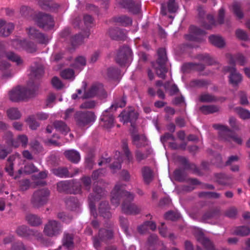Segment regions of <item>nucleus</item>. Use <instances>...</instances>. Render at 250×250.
I'll use <instances>...</instances> for the list:
<instances>
[{
	"label": "nucleus",
	"instance_id": "de8ad7c7",
	"mask_svg": "<svg viewBox=\"0 0 250 250\" xmlns=\"http://www.w3.org/2000/svg\"><path fill=\"white\" fill-rule=\"evenodd\" d=\"M7 114L11 120H17L21 118V114L17 108H11L7 110Z\"/></svg>",
	"mask_w": 250,
	"mask_h": 250
},
{
	"label": "nucleus",
	"instance_id": "8fccbe9b",
	"mask_svg": "<svg viewBox=\"0 0 250 250\" xmlns=\"http://www.w3.org/2000/svg\"><path fill=\"white\" fill-rule=\"evenodd\" d=\"M25 121L32 130L37 129L40 125V124L36 121L34 115L29 116Z\"/></svg>",
	"mask_w": 250,
	"mask_h": 250
},
{
	"label": "nucleus",
	"instance_id": "20e7f679",
	"mask_svg": "<svg viewBox=\"0 0 250 250\" xmlns=\"http://www.w3.org/2000/svg\"><path fill=\"white\" fill-rule=\"evenodd\" d=\"M212 126L214 129L219 130V137L221 140L229 144L234 142L238 145L242 144L243 140L241 137L228 126L220 124H214Z\"/></svg>",
	"mask_w": 250,
	"mask_h": 250
},
{
	"label": "nucleus",
	"instance_id": "c03bdc74",
	"mask_svg": "<svg viewBox=\"0 0 250 250\" xmlns=\"http://www.w3.org/2000/svg\"><path fill=\"white\" fill-rule=\"evenodd\" d=\"M30 145L32 151L35 154H43L44 149L38 141L34 140L30 143Z\"/></svg>",
	"mask_w": 250,
	"mask_h": 250
},
{
	"label": "nucleus",
	"instance_id": "2f4dec72",
	"mask_svg": "<svg viewBox=\"0 0 250 250\" xmlns=\"http://www.w3.org/2000/svg\"><path fill=\"white\" fill-rule=\"evenodd\" d=\"M71 180L62 181L57 183V190L60 192H65L70 194L71 186H72Z\"/></svg>",
	"mask_w": 250,
	"mask_h": 250
},
{
	"label": "nucleus",
	"instance_id": "4be33fe9",
	"mask_svg": "<svg viewBox=\"0 0 250 250\" xmlns=\"http://www.w3.org/2000/svg\"><path fill=\"white\" fill-rule=\"evenodd\" d=\"M229 63L232 65L231 67H235V63L237 62L239 65L244 66L247 62L246 58L241 53H237L234 55L228 54L227 55Z\"/></svg>",
	"mask_w": 250,
	"mask_h": 250
},
{
	"label": "nucleus",
	"instance_id": "39448f33",
	"mask_svg": "<svg viewBox=\"0 0 250 250\" xmlns=\"http://www.w3.org/2000/svg\"><path fill=\"white\" fill-rule=\"evenodd\" d=\"M157 55L158 58L152 65L157 75L159 78L165 79L166 74L167 72V68L166 67L167 57L166 49L164 48H159L157 50Z\"/></svg>",
	"mask_w": 250,
	"mask_h": 250
},
{
	"label": "nucleus",
	"instance_id": "864d4df0",
	"mask_svg": "<svg viewBox=\"0 0 250 250\" xmlns=\"http://www.w3.org/2000/svg\"><path fill=\"white\" fill-rule=\"evenodd\" d=\"M220 214V210L218 208H213L208 212H207L203 216V219L204 220H207L213 217L218 216Z\"/></svg>",
	"mask_w": 250,
	"mask_h": 250
},
{
	"label": "nucleus",
	"instance_id": "9b49d317",
	"mask_svg": "<svg viewBox=\"0 0 250 250\" xmlns=\"http://www.w3.org/2000/svg\"><path fill=\"white\" fill-rule=\"evenodd\" d=\"M131 50L127 46L120 47L115 57V61L120 66H125L131 59Z\"/></svg>",
	"mask_w": 250,
	"mask_h": 250
},
{
	"label": "nucleus",
	"instance_id": "6e6552de",
	"mask_svg": "<svg viewBox=\"0 0 250 250\" xmlns=\"http://www.w3.org/2000/svg\"><path fill=\"white\" fill-rule=\"evenodd\" d=\"M106 195L105 190L100 187L98 184L94 185L93 188V193H90L88 196L89 200V205L91 209V212L95 218L97 216L96 207L94 202L100 200Z\"/></svg>",
	"mask_w": 250,
	"mask_h": 250
},
{
	"label": "nucleus",
	"instance_id": "9d476101",
	"mask_svg": "<svg viewBox=\"0 0 250 250\" xmlns=\"http://www.w3.org/2000/svg\"><path fill=\"white\" fill-rule=\"evenodd\" d=\"M74 119L80 127H84L95 121L96 116L92 111H77L74 114Z\"/></svg>",
	"mask_w": 250,
	"mask_h": 250
},
{
	"label": "nucleus",
	"instance_id": "c756f323",
	"mask_svg": "<svg viewBox=\"0 0 250 250\" xmlns=\"http://www.w3.org/2000/svg\"><path fill=\"white\" fill-rule=\"evenodd\" d=\"M16 232L18 235L23 237L27 238L36 235V231L24 225L18 227Z\"/></svg>",
	"mask_w": 250,
	"mask_h": 250
},
{
	"label": "nucleus",
	"instance_id": "5fc2aeb1",
	"mask_svg": "<svg viewBox=\"0 0 250 250\" xmlns=\"http://www.w3.org/2000/svg\"><path fill=\"white\" fill-rule=\"evenodd\" d=\"M164 217L166 220L176 221L180 218V214L177 212L170 210L165 213Z\"/></svg>",
	"mask_w": 250,
	"mask_h": 250
},
{
	"label": "nucleus",
	"instance_id": "e2e57ef3",
	"mask_svg": "<svg viewBox=\"0 0 250 250\" xmlns=\"http://www.w3.org/2000/svg\"><path fill=\"white\" fill-rule=\"evenodd\" d=\"M236 111L240 117L244 120L250 118V112L242 107H237Z\"/></svg>",
	"mask_w": 250,
	"mask_h": 250
},
{
	"label": "nucleus",
	"instance_id": "423d86ee",
	"mask_svg": "<svg viewBox=\"0 0 250 250\" xmlns=\"http://www.w3.org/2000/svg\"><path fill=\"white\" fill-rule=\"evenodd\" d=\"M33 20L37 26L45 31L52 29L55 26L53 17L50 14L42 12L35 13Z\"/></svg>",
	"mask_w": 250,
	"mask_h": 250
},
{
	"label": "nucleus",
	"instance_id": "052dcab7",
	"mask_svg": "<svg viewBox=\"0 0 250 250\" xmlns=\"http://www.w3.org/2000/svg\"><path fill=\"white\" fill-rule=\"evenodd\" d=\"M131 137L133 144L135 145L137 147L142 146V145L139 143V142L144 141L145 140V137L141 136L139 134L132 133L131 134Z\"/></svg>",
	"mask_w": 250,
	"mask_h": 250
},
{
	"label": "nucleus",
	"instance_id": "4c0bfd02",
	"mask_svg": "<svg viewBox=\"0 0 250 250\" xmlns=\"http://www.w3.org/2000/svg\"><path fill=\"white\" fill-rule=\"evenodd\" d=\"M53 126L57 131L65 135L69 131V127L62 121H55Z\"/></svg>",
	"mask_w": 250,
	"mask_h": 250
},
{
	"label": "nucleus",
	"instance_id": "a878e982",
	"mask_svg": "<svg viewBox=\"0 0 250 250\" xmlns=\"http://www.w3.org/2000/svg\"><path fill=\"white\" fill-rule=\"evenodd\" d=\"M44 74V68L42 64L35 62L34 65L31 66V79H39Z\"/></svg>",
	"mask_w": 250,
	"mask_h": 250
},
{
	"label": "nucleus",
	"instance_id": "69168bd1",
	"mask_svg": "<svg viewBox=\"0 0 250 250\" xmlns=\"http://www.w3.org/2000/svg\"><path fill=\"white\" fill-rule=\"evenodd\" d=\"M82 183L85 190L89 191L91 188V180L89 176H84L81 178Z\"/></svg>",
	"mask_w": 250,
	"mask_h": 250
},
{
	"label": "nucleus",
	"instance_id": "412c9836",
	"mask_svg": "<svg viewBox=\"0 0 250 250\" xmlns=\"http://www.w3.org/2000/svg\"><path fill=\"white\" fill-rule=\"evenodd\" d=\"M113 111L108 108L103 112L101 117L100 120L104 123V127L106 128H110L113 126L114 118L112 113Z\"/></svg>",
	"mask_w": 250,
	"mask_h": 250
},
{
	"label": "nucleus",
	"instance_id": "393cba45",
	"mask_svg": "<svg viewBox=\"0 0 250 250\" xmlns=\"http://www.w3.org/2000/svg\"><path fill=\"white\" fill-rule=\"evenodd\" d=\"M214 181L219 185L228 186L231 185L230 181L232 179L230 175L223 173H216L214 174Z\"/></svg>",
	"mask_w": 250,
	"mask_h": 250
},
{
	"label": "nucleus",
	"instance_id": "ea45409f",
	"mask_svg": "<svg viewBox=\"0 0 250 250\" xmlns=\"http://www.w3.org/2000/svg\"><path fill=\"white\" fill-rule=\"evenodd\" d=\"M200 110L203 114L207 115L218 112L219 107L216 105H203L200 107Z\"/></svg>",
	"mask_w": 250,
	"mask_h": 250
},
{
	"label": "nucleus",
	"instance_id": "c9c22d12",
	"mask_svg": "<svg viewBox=\"0 0 250 250\" xmlns=\"http://www.w3.org/2000/svg\"><path fill=\"white\" fill-rule=\"evenodd\" d=\"M26 220L28 223L33 227H37L42 224V218L36 215L33 214H29L26 215Z\"/></svg>",
	"mask_w": 250,
	"mask_h": 250
},
{
	"label": "nucleus",
	"instance_id": "13d9d810",
	"mask_svg": "<svg viewBox=\"0 0 250 250\" xmlns=\"http://www.w3.org/2000/svg\"><path fill=\"white\" fill-rule=\"evenodd\" d=\"M199 100L202 102L211 103L216 101L217 99L212 95L205 93L200 95Z\"/></svg>",
	"mask_w": 250,
	"mask_h": 250
},
{
	"label": "nucleus",
	"instance_id": "3c124183",
	"mask_svg": "<svg viewBox=\"0 0 250 250\" xmlns=\"http://www.w3.org/2000/svg\"><path fill=\"white\" fill-rule=\"evenodd\" d=\"M57 218L65 224L70 223L73 220V216L64 212H60L57 213Z\"/></svg>",
	"mask_w": 250,
	"mask_h": 250
},
{
	"label": "nucleus",
	"instance_id": "f03ea898",
	"mask_svg": "<svg viewBox=\"0 0 250 250\" xmlns=\"http://www.w3.org/2000/svg\"><path fill=\"white\" fill-rule=\"evenodd\" d=\"M38 88L39 86L35 84L29 88L24 86H18L9 92V99L14 102L25 101L35 96Z\"/></svg>",
	"mask_w": 250,
	"mask_h": 250
},
{
	"label": "nucleus",
	"instance_id": "603ef678",
	"mask_svg": "<svg viewBox=\"0 0 250 250\" xmlns=\"http://www.w3.org/2000/svg\"><path fill=\"white\" fill-rule=\"evenodd\" d=\"M197 58L199 61H203L208 65L213 64L215 62L213 59L208 54H199Z\"/></svg>",
	"mask_w": 250,
	"mask_h": 250
},
{
	"label": "nucleus",
	"instance_id": "5701e85b",
	"mask_svg": "<svg viewBox=\"0 0 250 250\" xmlns=\"http://www.w3.org/2000/svg\"><path fill=\"white\" fill-rule=\"evenodd\" d=\"M74 239V235L73 233L65 232L62 240V246L67 250H72L75 246Z\"/></svg>",
	"mask_w": 250,
	"mask_h": 250
},
{
	"label": "nucleus",
	"instance_id": "6ab92c4d",
	"mask_svg": "<svg viewBox=\"0 0 250 250\" xmlns=\"http://www.w3.org/2000/svg\"><path fill=\"white\" fill-rule=\"evenodd\" d=\"M224 71L230 73L229 82L233 86H237L242 81V75L237 71L235 67L225 66Z\"/></svg>",
	"mask_w": 250,
	"mask_h": 250
},
{
	"label": "nucleus",
	"instance_id": "e433bc0d",
	"mask_svg": "<svg viewBox=\"0 0 250 250\" xmlns=\"http://www.w3.org/2000/svg\"><path fill=\"white\" fill-rule=\"evenodd\" d=\"M144 181L146 184H149L153 179V171L149 167H144L142 169Z\"/></svg>",
	"mask_w": 250,
	"mask_h": 250
},
{
	"label": "nucleus",
	"instance_id": "72a5a7b5",
	"mask_svg": "<svg viewBox=\"0 0 250 250\" xmlns=\"http://www.w3.org/2000/svg\"><path fill=\"white\" fill-rule=\"evenodd\" d=\"M66 208L72 211H76L79 208L80 203L75 197H69L65 199Z\"/></svg>",
	"mask_w": 250,
	"mask_h": 250
},
{
	"label": "nucleus",
	"instance_id": "1a4fd4ad",
	"mask_svg": "<svg viewBox=\"0 0 250 250\" xmlns=\"http://www.w3.org/2000/svg\"><path fill=\"white\" fill-rule=\"evenodd\" d=\"M62 225L58 221L49 219L44 225L43 233L49 237H57L62 231Z\"/></svg>",
	"mask_w": 250,
	"mask_h": 250
},
{
	"label": "nucleus",
	"instance_id": "f257e3e1",
	"mask_svg": "<svg viewBox=\"0 0 250 250\" xmlns=\"http://www.w3.org/2000/svg\"><path fill=\"white\" fill-rule=\"evenodd\" d=\"M125 185L118 183L112 191L111 202L115 207L119 205L121 200H123L121 206L123 213L128 215H136L140 212L141 209L134 203V194L125 190Z\"/></svg>",
	"mask_w": 250,
	"mask_h": 250
},
{
	"label": "nucleus",
	"instance_id": "c85d7f7f",
	"mask_svg": "<svg viewBox=\"0 0 250 250\" xmlns=\"http://www.w3.org/2000/svg\"><path fill=\"white\" fill-rule=\"evenodd\" d=\"M108 33L111 38L114 40L124 41L126 39L124 30L118 27L110 28Z\"/></svg>",
	"mask_w": 250,
	"mask_h": 250
},
{
	"label": "nucleus",
	"instance_id": "49530a36",
	"mask_svg": "<svg viewBox=\"0 0 250 250\" xmlns=\"http://www.w3.org/2000/svg\"><path fill=\"white\" fill-rule=\"evenodd\" d=\"M22 49L28 53H33L36 51L37 47L34 42L24 40Z\"/></svg>",
	"mask_w": 250,
	"mask_h": 250
},
{
	"label": "nucleus",
	"instance_id": "bf43d9fd",
	"mask_svg": "<svg viewBox=\"0 0 250 250\" xmlns=\"http://www.w3.org/2000/svg\"><path fill=\"white\" fill-rule=\"evenodd\" d=\"M234 232L236 235L244 236L250 234V229L245 226L238 227L236 228Z\"/></svg>",
	"mask_w": 250,
	"mask_h": 250
},
{
	"label": "nucleus",
	"instance_id": "338daca9",
	"mask_svg": "<svg viewBox=\"0 0 250 250\" xmlns=\"http://www.w3.org/2000/svg\"><path fill=\"white\" fill-rule=\"evenodd\" d=\"M74 72L70 68L65 69L61 73V77L64 79H70L74 77Z\"/></svg>",
	"mask_w": 250,
	"mask_h": 250
},
{
	"label": "nucleus",
	"instance_id": "09e8293b",
	"mask_svg": "<svg viewBox=\"0 0 250 250\" xmlns=\"http://www.w3.org/2000/svg\"><path fill=\"white\" fill-rule=\"evenodd\" d=\"M119 221L120 226L123 229L125 234L128 236H130L131 234L128 230L129 222L128 220L123 216H120L119 218Z\"/></svg>",
	"mask_w": 250,
	"mask_h": 250
},
{
	"label": "nucleus",
	"instance_id": "dca6fc26",
	"mask_svg": "<svg viewBox=\"0 0 250 250\" xmlns=\"http://www.w3.org/2000/svg\"><path fill=\"white\" fill-rule=\"evenodd\" d=\"M119 117L121 122L124 124L130 123L131 126L133 127L134 124L138 118V114L134 110L128 109L122 111Z\"/></svg>",
	"mask_w": 250,
	"mask_h": 250
},
{
	"label": "nucleus",
	"instance_id": "b1692460",
	"mask_svg": "<svg viewBox=\"0 0 250 250\" xmlns=\"http://www.w3.org/2000/svg\"><path fill=\"white\" fill-rule=\"evenodd\" d=\"M39 4L43 10L52 12L57 11L61 5L53 1L47 0H38Z\"/></svg>",
	"mask_w": 250,
	"mask_h": 250
},
{
	"label": "nucleus",
	"instance_id": "58836bf2",
	"mask_svg": "<svg viewBox=\"0 0 250 250\" xmlns=\"http://www.w3.org/2000/svg\"><path fill=\"white\" fill-rule=\"evenodd\" d=\"M208 39L210 43L217 47L222 48L225 45V42L221 37L211 35L209 37Z\"/></svg>",
	"mask_w": 250,
	"mask_h": 250
},
{
	"label": "nucleus",
	"instance_id": "37998d69",
	"mask_svg": "<svg viewBox=\"0 0 250 250\" xmlns=\"http://www.w3.org/2000/svg\"><path fill=\"white\" fill-rule=\"evenodd\" d=\"M5 56L7 59L15 62L17 65H20L23 63V61L21 58L13 52H6Z\"/></svg>",
	"mask_w": 250,
	"mask_h": 250
},
{
	"label": "nucleus",
	"instance_id": "473e14b6",
	"mask_svg": "<svg viewBox=\"0 0 250 250\" xmlns=\"http://www.w3.org/2000/svg\"><path fill=\"white\" fill-rule=\"evenodd\" d=\"M113 21L118 23L119 25L126 27L132 24V20L131 18L126 15H122L113 18Z\"/></svg>",
	"mask_w": 250,
	"mask_h": 250
},
{
	"label": "nucleus",
	"instance_id": "6e6d98bb",
	"mask_svg": "<svg viewBox=\"0 0 250 250\" xmlns=\"http://www.w3.org/2000/svg\"><path fill=\"white\" fill-rule=\"evenodd\" d=\"M20 12L21 15L25 18H29L31 17L32 19L34 15L35 14L32 9L25 6H23L21 8Z\"/></svg>",
	"mask_w": 250,
	"mask_h": 250
},
{
	"label": "nucleus",
	"instance_id": "7ed1b4c3",
	"mask_svg": "<svg viewBox=\"0 0 250 250\" xmlns=\"http://www.w3.org/2000/svg\"><path fill=\"white\" fill-rule=\"evenodd\" d=\"M212 126L214 129L219 130V137L221 140L229 144L234 142L238 145L242 144L243 140L241 137L228 126L220 124H214Z\"/></svg>",
	"mask_w": 250,
	"mask_h": 250
},
{
	"label": "nucleus",
	"instance_id": "4468645a",
	"mask_svg": "<svg viewBox=\"0 0 250 250\" xmlns=\"http://www.w3.org/2000/svg\"><path fill=\"white\" fill-rule=\"evenodd\" d=\"M179 161L182 163L183 167L174 170L173 173L174 179L182 182L186 180L187 176L188 161L186 157H179Z\"/></svg>",
	"mask_w": 250,
	"mask_h": 250
},
{
	"label": "nucleus",
	"instance_id": "4d7b16f0",
	"mask_svg": "<svg viewBox=\"0 0 250 250\" xmlns=\"http://www.w3.org/2000/svg\"><path fill=\"white\" fill-rule=\"evenodd\" d=\"M120 72V70L118 68L110 67L107 70V76L110 79H115L118 78Z\"/></svg>",
	"mask_w": 250,
	"mask_h": 250
},
{
	"label": "nucleus",
	"instance_id": "a211bd4d",
	"mask_svg": "<svg viewBox=\"0 0 250 250\" xmlns=\"http://www.w3.org/2000/svg\"><path fill=\"white\" fill-rule=\"evenodd\" d=\"M104 226L106 228H109V229L104 228H101L99 230L98 236L101 241H106L111 240L114 237V223L112 222H109L105 224Z\"/></svg>",
	"mask_w": 250,
	"mask_h": 250
},
{
	"label": "nucleus",
	"instance_id": "2eb2a0df",
	"mask_svg": "<svg viewBox=\"0 0 250 250\" xmlns=\"http://www.w3.org/2000/svg\"><path fill=\"white\" fill-rule=\"evenodd\" d=\"M205 32L199 28L194 25H191L189 27V33L188 34V48L193 47L190 43L192 41L196 42H201L202 36L205 34Z\"/></svg>",
	"mask_w": 250,
	"mask_h": 250
},
{
	"label": "nucleus",
	"instance_id": "bb28decb",
	"mask_svg": "<svg viewBox=\"0 0 250 250\" xmlns=\"http://www.w3.org/2000/svg\"><path fill=\"white\" fill-rule=\"evenodd\" d=\"M110 209V208L107 201H103L100 203L98 208L99 213L104 219H108L111 217L112 215Z\"/></svg>",
	"mask_w": 250,
	"mask_h": 250
},
{
	"label": "nucleus",
	"instance_id": "774afa93",
	"mask_svg": "<svg viewBox=\"0 0 250 250\" xmlns=\"http://www.w3.org/2000/svg\"><path fill=\"white\" fill-rule=\"evenodd\" d=\"M71 182L72 184L70 188L72 192L70 194H75L80 193L81 191V185L80 184L74 180H71Z\"/></svg>",
	"mask_w": 250,
	"mask_h": 250
},
{
	"label": "nucleus",
	"instance_id": "0eeeda50",
	"mask_svg": "<svg viewBox=\"0 0 250 250\" xmlns=\"http://www.w3.org/2000/svg\"><path fill=\"white\" fill-rule=\"evenodd\" d=\"M50 191L47 188H42L35 191L31 199L33 207L39 208L45 205L48 200Z\"/></svg>",
	"mask_w": 250,
	"mask_h": 250
},
{
	"label": "nucleus",
	"instance_id": "a19ab883",
	"mask_svg": "<svg viewBox=\"0 0 250 250\" xmlns=\"http://www.w3.org/2000/svg\"><path fill=\"white\" fill-rule=\"evenodd\" d=\"M14 28V25L12 23H6V21H5L4 25L0 30V36H8L12 33Z\"/></svg>",
	"mask_w": 250,
	"mask_h": 250
},
{
	"label": "nucleus",
	"instance_id": "f8f14e48",
	"mask_svg": "<svg viewBox=\"0 0 250 250\" xmlns=\"http://www.w3.org/2000/svg\"><path fill=\"white\" fill-rule=\"evenodd\" d=\"M95 96L102 98L106 97V93L102 84H93L87 91H85L84 94L82 97H80L79 98L84 99L92 98Z\"/></svg>",
	"mask_w": 250,
	"mask_h": 250
},
{
	"label": "nucleus",
	"instance_id": "79ce46f5",
	"mask_svg": "<svg viewBox=\"0 0 250 250\" xmlns=\"http://www.w3.org/2000/svg\"><path fill=\"white\" fill-rule=\"evenodd\" d=\"M52 172L55 175L61 178L68 177L69 176V173L68 169L64 167H59L58 168H53L52 169Z\"/></svg>",
	"mask_w": 250,
	"mask_h": 250
},
{
	"label": "nucleus",
	"instance_id": "cd10ccee",
	"mask_svg": "<svg viewBox=\"0 0 250 250\" xmlns=\"http://www.w3.org/2000/svg\"><path fill=\"white\" fill-rule=\"evenodd\" d=\"M167 10L170 13L176 12L178 9V5L175 2V0H168L167 6L165 3L161 4V13L164 16H166L167 14Z\"/></svg>",
	"mask_w": 250,
	"mask_h": 250
},
{
	"label": "nucleus",
	"instance_id": "ddd939ff",
	"mask_svg": "<svg viewBox=\"0 0 250 250\" xmlns=\"http://www.w3.org/2000/svg\"><path fill=\"white\" fill-rule=\"evenodd\" d=\"M116 2L121 7L126 9L133 14H138L141 10V3L132 0H116Z\"/></svg>",
	"mask_w": 250,
	"mask_h": 250
},
{
	"label": "nucleus",
	"instance_id": "f704fd0d",
	"mask_svg": "<svg viewBox=\"0 0 250 250\" xmlns=\"http://www.w3.org/2000/svg\"><path fill=\"white\" fill-rule=\"evenodd\" d=\"M126 103V97L124 95L116 98L113 104L110 107V109L113 111H116L118 107L122 108L125 106Z\"/></svg>",
	"mask_w": 250,
	"mask_h": 250
},
{
	"label": "nucleus",
	"instance_id": "aec40b11",
	"mask_svg": "<svg viewBox=\"0 0 250 250\" xmlns=\"http://www.w3.org/2000/svg\"><path fill=\"white\" fill-rule=\"evenodd\" d=\"M28 34L30 39L35 40L41 44L48 43V38L45 35L34 27H30L28 29Z\"/></svg>",
	"mask_w": 250,
	"mask_h": 250
},
{
	"label": "nucleus",
	"instance_id": "f3484780",
	"mask_svg": "<svg viewBox=\"0 0 250 250\" xmlns=\"http://www.w3.org/2000/svg\"><path fill=\"white\" fill-rule=\"evenodd\" d=\"M193 233L197 240L200 242L207 250H216L213 243L208 238L205 237L204 233L199 229L193 230Z\"/></svg>",
	"mask_w": 250,
	"mask_h": 250
},
{
	"label": "nucleus",
	"instance_id": "0e129e2a",
	"mask_svg": "<svg viewBox=\"0 0 250 250\" xmlns=\"http://www.w3.org/2000/svg\"><path fill=\"white\" fill-rule=\"evenodd\" d=\"M232 10L237 18L240 19L243 18L244 15L239 3L234 2L232 5Z\"/></svg>",
	"mask_w": 250,
	"mask_h": 250
},
{
	"label": "nucleus",
	"instance_id": "7c9ffc66",
	"mask_svg": "<svg viewBox=\"0 0 250 250\" xmlns=\"http://www.w3.org/2000/svg\"><path fill=\"white\" fill-rule=\"evenodd\" d=\"M89 35V31H86L85 32L84 35H83L81 34H78L72 36L70 39L71 45L73 47H75L81 44L83 42V39L85 38H88Z\"/></svg>",
	"mask_w": 250,
	"mask_h": 250
},
{
	"label": "nucleus",
	"instance_id": "a18cd8bd",
	"mask_svg": "<svg viewBox=\"0 0 250 250\" xmlns=\"http://www.w3.org/2000/svg\"><path fill=\"white\" fill-rule=\"evenodd\" d=\"M86 65V59L83 56H79L75 59V62L72 66L75 69L81 70L82 68Z\"/></svg>",
	"mask_w": 250,
	"mask_h": 250
},
{
	"label": "nucleus",
	"instance_id": "680f3d73",
	"mask_svg": "<svg viewBox=\"0 0 250 250\" xmlns=\"http://www.w3.org/2000/svg\"><path fill=\"white\" fill-rule=\"evenodd\" d=\"M207 20L209 23H207L206 22L202 21V26L206 29H210L212 28L213 25H215V21L213 16L211 15H208L207 16Z\"/></svg>",
	"mask_w": 250,
	"mask_h": 250
}]
</instances>
